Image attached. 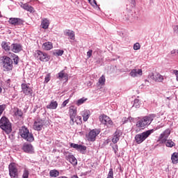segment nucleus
Segmentation results:
<instances>
[{
  "instance_id": "nucleus-31",
  "label": "nucleus",
  "mask_w": 178,
  "mask_h": 178,
  "mask_svg": "<svg viewBox=\"0 0 178 178\" xmlns=\"http://www.w3.org/2000/svg\"><path fill=\"white\" fill-rule=\"evenodd\" d=\"M86 138L88 141H95V138H97V135L95 134H87Z\"/></svg>"
},
{
  "instance_id": "nucleus-6",
  "label": "nucleus",
  "mask_w": 178,
  "mask_h": 178,
  "mask_svg": "<svg viewBox=\"0 0 178 178\" xmlns=\"http://www.w3.org/2000/svg\"><path fill=\"white\" fill-rule=\"evenodd\" d=\"M46 123H47V121L45 120V118H43V119L38 118L34 122L33 128L38 131H40V130H42V127L45 126Z\"/></svg>"
},
{
  "instance_id": "nucleus-26",
  "label": "nucleus",
  "mask_w": 178,
  "mask_h": 178,
  "mask_svg": "<svg viewBox=\"0 0 178 178\" xmlns=\"http://www.w3.org/2000/svg\"><path fill=\"white\" fill-rule=\"evenodd\" d=\"M65 35L70 37V40H74V32L70 30H65Z\"/></svg>"
},
{
  "instance_id": "nucleus-42",
  "label": "nucleus",
  "mask_w": 178,
  "mask_h": 178,
  "mask_svg": "<svg viewBox=\"0 0 178 178\" xmlns=\"http://www.w3.org/2000/svg\"><path fill=\"white\" fill-rule=\"evenodd\" d=\"M63 50H56V52L54 53L56 55H57L58 56H62V55H63Z\"/></svg>"
},
{
  "instance_id": "nucleus-27",
  "label": "nucleus",
  "mask_w": 178,
  "mask_h": 178,
  "mask_svg": "<svg viewBox=\"0 0 178 178\" xmlns=\"http://www.w3.org/2000/svg\"><path fill=\"white\" fill-rule=\"evenodd\" d=\"M19 134H30V131L26 126H23L19 129Z\"/></svg>"
},
{
  "instance_id": "nucleus-35",
  "label": "nucleus",
  "mask_w": 178,
  "mask_h": 178,
  "mask_svg": "<svg viewBox=\"0 0 178 178\" xmlns=\"http://www.w3.org/2000/svg\"><path fill=\"white\" fill-rule=\"evenodd\" d=\"M101 133V129H95L90 131L89 134H99Z\"/></svg>"
},
{
  "instance_id": "nucleus-9",
  "label": "nucleus",
  "mask_w": 178,
  "mask_h": 178,
  "mask_svg": "<svg viewBox=\"0 0 178 178\" xmlns=\"http://www.w3.org/2000/svg\"><path fill=\"white\" fill-rule=\"evenodd\" d=\"M76 116H77V110L74 106H72L70 107V117L71 119L70 124H74V122L76 121Z\"/></svg>"
},
{
  "instance_id": "nucleus-56",
  "label": "nucleus",
  "mask_w": 178,
  "mask_h": 178,
  "mask_svg": "<svg viewBox=\"0 0 178 178\" xmlns=\"http://www.w3.org/2000/svg\"><path fill=\"white\" fill-rule=\"evenodd\" d=\"M58 178H68V177L65 176H61V177H58Z\"/></svg>"
},
{
  "instance_id": "nucleus-39",
  "label": "nucleus",
  "mask_w": 178,
  "mask_h": 178,
  "mask_svg": "<svg viewBox=\"0 0 178 178\" xmlns=\"http://www.w3.org/2000/svg\"><path fill=\"white\" fill-rule=\"evenodd\" d=\"M99 83L101 84V86H104L105 84V76L102 75L99 79Z\"/></svg>"
},
{
  "instance_id": "nucleus-21",
  "label": "nucleus",
  "mask_w": 178,
  "mask_h": 178,
  "mask_svg": "<svg viewBox=\"0 0 178 178\" xmlns=\"http://www.w3.org/2000/svg\"><path fill=\"white\" fill-rule=\"evenodd\" d=\"M47 109H56L58 108V102L54 100H51L50 104L47 106Z\"/></svg>"
},
{
  "instance_id": "nucleus-2",
  "label": "nucleus",
  "mask_w": 178,
  "mask_h": 178,
  "mask_svg": "<svg viewBox=\"0 0 178 178\" xmlns=\"http://www.w3.org/2000/svg\"><path fill=\"white\" fill-rule=\"evenodd\" d=\"M154 118H156V115L155 114H150L147 116H145L142 120H140L136 122V127L138 128L145 127V126L151 124Z\"/></svg>"
},
{
  "instance_id": "nucleus-17",
  "label": "nucleus",
  "mask_w": 178,
  "mask_h": 178,
  "mask_svg": "<svg viewBox=\"0 0 178 178\" xmlns=\"http://www.w3.org/2000/svg\"><path fill=\"white\" fill-rule=\"evenodd\" d=\"M21 137L29 143H33V141H34V136L33 134H21Z\"/></svg>"
},
{
  "instance_id": "nucleus-46",
  "label": "nucleus",
  "mask_w": 178,
  "mask_h": 178,
  "mask_svg": "<svg viewBox=\"0 0 178 178\" xmlns=\"http://www.w3.org/2000/svg\"><path fill=\"white\" fill-rule=\"evenodd\" d=\"M148 79L155 81V75H154V73L151 72L150 74H149Z\"/></svg>"
},
{
  "instance_id": "nucleus-45",
  "label": "nucleus",
  "mask_w": 178,
  "mask_h": 178,
  "mask_svg": "<svg viewBox=\"0 0 178 178\" xmlns=\"http://www.w3.org/2000/svg\"><path fill=\"white\" fill-rule=\"evenodd\" d=\"M6 106L5 104L0 105V116L3 113V111H5Z\"/></svg>"
},
{
  "instance_id": "nucleus-22",
  "label": "nucleus",
  "mask_w": 178,
  "mask_h": 178,
  "mask_svg": "<svg viewBox=\"0 0 178 178\" xmlns=\"http://www.w3.org/2000/svg\"><path fill=\"white\" fill-rule=\"evenodd\" d=\"M42 28H43L44 30H47L48 27H49V20L48 19L44 18L42 20L41 22Z\"/></svg>"
},
{
  "instance_id": "nucleus-51",
  "label": "nucleus",
  "mask_w": 178,
  "mask_h": 178,
  "mask_svg": "<svg viewBox=\"0 0 178 178\" xmlns=\"http://www.w3.org/2000/svg\"><path fill=\"white\" fill-rule=\"evenodd\" d=\"M173 73L175 74L177 77V81H178V70H175L173 71Z\"/></svg>"
},
{
  "instance_id": "nucleus-34",
  "label": "nucleus",
  "mask_w": 178,
  "mask_h": 178,
  "mask_svg": "<svg viewBox=\"0 0 178 178\" xmlns=\"http://www.w3.org/2000/svg\"><path fill=\"white\" fill-rule=\"evenodd\" d=\"M165 145L166 147L172 148V147H175V143L173 141H172V140H167Z\"/></svg>"
},
{
  "instance_id": "nucleus-1",
  "label": "nucleus",
  "mask_w": 178,
  "mask_h": 178,
  "mask_svg": "<svg viewBox=\"0 0 178 178\" xmlns=\"http://www.w3.org/2000/svg\"><path fill=\"white\" fill-rule=\"evenodd\" d=\"M0 127L6 134H10L12 133V123H10V121L6 117H2L0 119Z\"/></svg>"
},
{
  "instance_id": "nucleus-37",
  "label": "nucleus",
  "mask_w": 178,
  "mask_h": 178,
  "mask_svg": "<svg viewBox=\"0 0 178 178\" xmlns=\"http://www.w3.org/2000/svg\"><path fill=\"white\" fill-rule=\"evenodd\" d=\"M29 175H30V172H29V170L25 169L22 175V178H29Z\"/></svg>"
},
{
  "instance_id": "nucleus-28",
  "label": "nucleus",
  "mask_w": 178,
  "mask_h": 178,
  "mask_svg": "<svg viewBox=\"0 0 178 178\" xmlns=\"http://www.w3.org/2000/svg\"><path fill=\"white\" fill-rule=\"evenodd\" d=\"M58 79L62 80V79H67V74L65 72V70H63L58 73Z\"/></svg>"
},
{
  "instance_id": "nucleus-15",
  "label": "nucleus",
  "mask_w": 178,
  "mask_h": 178,
  "mask_svg": "<svg viewBox=\"0 0 178 178\" xmlns=\"http://www.w3.org/2000/svg\"><path fill=\"white\" fill-rule=\"evenodd\" d=\"M131 77H138L139 76H143V70L141 69H134L129 73Z\"/></svg>"
},
{
  "instance_id": "nucleus-58",
  "label": "nucleus",
  "mask_w": 178,
  "mask_h": 178,
  "mask_svg": "<svg viewBox=\"0 0 178 178\" xmlns=\"http://www.w3.org/2000/svg\"><path fill=\"white\" fill-rule=\"evenodd\" d=\"M0 92H2V88L0 87Z\"/></svg>"
},
{
  "instance_id": "nucleus-43",
  "label": "nucleus",
  "mask_w": 178,
  "mask_h": 178,
  "mask_svg": "<svg viewBox=\"0 0 178 178\" xmlns=\"http://www.w3.org/2000/svg\"><path fill=\"white\" fill-rule=\"evenodd\" d=\"M138 102H140V100L138 99H136L134 101L133 106H135V108H138V106H140V104H138Z\"/></svg>"
},
{
  "instance_id": "nucleus-48",
  "label": "nucleus",
  "mask_w": 178,
  "mask_h": 178,
  "mask_svg": "<svg viewBox=\"0 0 178 178\" xmlns=\"http://www.w3.org/2000/svg\"><path fill=\"white\" fill-rule=\"evenodd\" d=\"M113 149L115 154H118V151H119L118 145H115L114 146H113Z\"/></svg>"
},
{
  "instance_id": "nucleus-20",
  "label": "nucleus",
  "mask_w": 178,
  "mask_h": 178,
  "mask_svg": "<svg viewBox=\"0 0 178 178\" xmlns=\"http://www.w3.org/2000/svg\"><path fill=\"white\" fill-rule=\"evenodd\" d=\"M1 47L5 51H10L12 49V45L10 42H2Z\"/></svg>"
},
{
  "instance_id": "nucleus-29",
  "label": "nucleus",
  "mask_w": 178,
  "mask_h": 178,
  "mask_svg": "<svg viewBox=\"0 0 178 178\" xmlns=\"http://www.w3.org/2000/svg\"><path fill=\"white\" fill-rule=\"evenodd\" d=\"M50 177H58L59 176V171L56 170H51L49 172Z\"/></svg>"
},
{
  "instance_id": "nucleus-55",
  "label": "nucleus",
  "mask_w": 178,
  "mask_h": 178,
  "mask_svg": "<svg viewBox=\"0 0 178 178\" xmlns=\"http://www.w3.org/2000/svg\"><path fill=\"white\" fill-rule=\"evenodd\" d=\"M174 54H176V50L171 51V55H174Z\"/></svg>"
},
{
  "instance_id": "nucleus-12",
  "label": "nucleus",
  "mask_w": 178,
  "mask_h": 178,
  "mask_svg": "<svg viewBox=\"0 0 178 178\" xmlns=\"http://www.w3.org/2000/svg\"><path fill=\"white\" fill-rule=\"evenodd\" d=\"M149 134H137L135 136V140L137 144H141L146 138H148Z\"/></svg>"
},
{
  "instance_id": "nucleus-38",
  "label": "nucleus",
  "mask_w": 178,
  "mask_h": 178,
  "mask_svg": "<svg viewBox=\"0 0 178 178\" xmlns=\"http://www.w3.org/2000/svg\"><path fill=\"white\" fill-rule=\"evenodd\" d=\"M132 120H134V118H133L131 117H129L128 118H125L122 119V122H123L124 124L127 123V122H129V121L130 123H131Z\"/></svg>"
},
{
  "instance_id": "nucleus-3",
  "label": "nucleus",
  "mask_w": 178,
  "mask_h": 178,
  "mask_svg": "<svg viewBox=\"0 0 178 178\" xmlns=\"http://www.w3.org/2000/svg\"><path fill=\"white\" fill-rule=\"evenodd\" d=\"M1 65L6 72H9V70L13 69V60L8 56H3V58L1 59Z\"/></svg>"
},
{
  "instance_id": "nucleus-44",
  "label": "nucleus",
  "mask_w": 178,
  "mask_h": 178,
  "mask_svg": "<svg viewBox=\"0 0 178 178\" xmlns=\"http://www.w3.org/2000/svg\"><path fill=\"white\" fill-rule=\"evenodd\" d=\"M140 43L137 42L134 44V51H138V49H140Z\"/></svg>"
},
{
  "instance_id": "nucleus-24",
  "label": "nucleus",
  "mask_w": 178,
  "mask_h": 178,
  "mask_svg": "<svg viewBox=\"0 0 178 178\" xmlns=\"http://www.w3.org/2000/svg\"><path fill=\"white\" fill-rule=\"evenodd\" d=\"M21 8H23V9H24L25 10H27L28 12H33L34 10V8H33V6L27 4V3H24L21 5Z\"/></svg>"
},
{
  "instance_id": "nucleus-59",
  "label": "nucleus",
  "mask_w": 178,
  "mask_h": 178,
  "mask_svg": "<svg viewBox=\"0 0 178 178\" xmlns=\"http://www.w3.org/2000/svg\"><path fill=\"white\" fill-rule=\"evenodd\" d=\"M10 136H11L12 137H13V134H11Z\"/></svg>"
},
{
  "instance_id": "nucleus-13",
  "label": "nucleus",
  "mask_w": 178,
  "mask_h": 178,
  "mask_svg": "<svg viewBox=\"0 0 178 178\" xmlns=\"http://www.w3.org/2000/svg\"><path fill=\"white\" fill-rule=\"evenodd\" d=\"M70 146L71 148L76 149V151H80V152H83V151H86V149H87V147L79 144L70 143Z\"/></svg>"
},
{
  "instance_id": "nucleus-33",
  "label": "nucleus",
  "mask_w": 178,
  "mask_h": 178,
  "mask_svg": "<svg viewBox=\"0 0 178 178\" xmlns=\"http://www.w3.org/2000/svg\"><path fill=\"white\" fill-rule=\"evenodd\" d=\"M87 101V98L83 97L81 99H79L76 102V105L78 106H80V105H82V104H84Z\"/></svg>"
},
{
  "instance_id": "nucleus-19",
  "label": "nucleus",
  "mask_w": 178,
  "mask_h": 178,
  "mask_svg": "<svg viewBox=\"0 0 178 178\" xmlns=\"http://www.w3.org/2000/svg\"><path fill=\"white\" fill-rule=\"evenodd\" d=\"M168 136L167 134H161L159 136L158 142L160 144H165V143H166L168 141Z\"/></svg>"
},
{
  "instance_id": "nucleus-36",
  "label": "nucleus",
  "mask_w": 178,
  "mask_h": 178,
  "mask_svg": "<svg viewBox=\"0 0 178 178\" xmlns=\"http://www.w3.org/2000/svg\"><path fill=\"white\" fill-rule=\"evenodd\" d=\"M15 115V116H19V118H22V116H23V111L19 108H17Z\"/></svg>"
},
{
  "instance_id": "nucleus-8",
  "label": "nucleus",
  "mask_w": 178,
  "mask_h": 178,
  "mask_svg": "<svg viewBox=\"0 0 178 178\" xmlns=\"http://www.w3.org/2000/svg\"><path fill=\"white\" fill-rule=\"evenodd\" d=\"M63 154L65 156V159L70 162L72 165H73L74 166H76V165H77V159H76V157H74L73 154L69 153L68 152H65Z\"/></svg>"
},
{
  "instance_id": "nucleus-40",
  "label": "nucleus",
  "mask_w": 178,
  "mask_h": 178,
  "mask_svg": "<svg viewBox=\"0 0 178 178\" xmlns=\"http://www.w3.org/2000/svg\"><path fill=\"white\" fill-rule=\"evenodd\" d=\"M13 60H14V65H17L19 63V56H16V54H13Z\"/></svg>"
},
{
  "instance_id": "nucleus-25",
  "label": "nucleus",
  "mask_w": 178,
  "mask_h": 178,
  "mask_svg": "<svg viewBox=\"0 0 178 178\" xmlns=\"http://www.w3.org/2000/svg\"><path fill=\"white\" fill-rule=\"evenodd\" d=\"M171 161L174 165H176V163H178V153L175 152L171 156Z\"/></svg>"
},
{
  "instance_id": "nucleus-5",
  "label": "nucleus",
  "mask_w": 178,
  "mask_h": 178,
  "mask_svg": "<svg viewBox=\"0 0 178 178\" xmlns=\"http://www.w3.org/2000/svg\"><path fill=\"white\" fill-rule=\"evenodd\" d=\"M99 119L101 123H102V124H106L107 127H112V126H113V122H112V120H111L108 115H100Z\"/></svg>"
},
{
  "instance_id": "nucleus-57",
  "label": "nucleus",
  "mask_w": 178,
  "mask_h": 178,
  "mask_svg": "<svg viewBox=\"0 0 178 178\" xmlns=\"http://www.w3.org/2000/svg\"><path fill=\"white\" fill-rule=\"evenodd\" d=\"M95 5H97V1L93 0Z\"/></svg>"
},
{
  "instance_id": "nucleus-14",
  "label": "nucleus",
  "mask_w": 178,
  "mask_h": 178,
  "mask_svg": "<svg viewBox=\"0 0 178 178\" xmlns=\"http://www.w3.org/2000/svg\"><path fill=\"white\" fill-rule=\"evenodd\" d=\"M8 22L13 26H22L24 23V21L20 18H10Z\"/></svg>"
},
{
  "instance_id": "nucleus-52",
  "label": "nucleus",
  "mask_w": 178,
  "mask_h": 178,
  "mask_svg": "<svg viewBox=\"0 0 178 178\" xmlns=\"http://www.w3.org/2000/svg\"><path fill=\"white\" fill-rule=\"evenodd\" d=\"M49 80H50V79H49V75H47V76H45L44 81H45L46 83H48V81H49Z\"/></svg>"
},
{
  "instance_id": "nucleus-16",
  "label": "nucleus",
  "mask_w": 178,
  "mask_h": 178,
  "mask_svg": "<svg viewBox=\"0 0 178 178\" xmlns=\"http://www.w3.org/2000/svg\"><path fill=\"white\" fill-rule=\"evenodd\" d=\"M22 49V47L20 44L13 43L11 44V51H13V52H15V54L20 52Z\"/></svg>"
},
{
  "instance_id": "nucleus-30",
  "label": "nucleus",
  "mask_w": 178,
  "mask_h": 178,
  "mask_svg": "<svg viewBox=\"0 0 178 178\" xmlns=\"http://www.w3.org/2000/svg\"><path fill=\"white\" fill-rule=\"evenodd\" d=\"M154 81H157L158 83H162L163 81V76L161 75V74H157L155 75Z\"/></svg>"
},
{
  "instance_id": "nucleus-23",
  "label": "nucleus",
  "mask_w": 178,
  "mask_h": 178,
  "mask_svg": "<svg viewBox=\"0 0 178 178\" xmlns=\"http://www.w3.org/2000/svg\"><path fill=\"white\" fill-rule=\"evenodd\" d=\"M42 48L45 51H50V49H52V48H53L52 42H46L45 43L43 44Z\"/></svg>"
},
{
  "instance_id": "nucleus-7",
  "label": "nucleus",
  "mask_w": 178,
  "mask_h": 178,
  "mask_svg": "<svg viewBox=\"0 0 178 178\" xmlns=\"http://www.w3.org/2000/svg\"><path fill=\"white\" fill-rule=\"evenodd\" d=\"M35 55L42 62H48L49 60V57L48 56V54L40 50H37L35 53Z\"/></svg>"
},
{
  "instance_id": "nucleus-18",
  "label": "nucleus",
  "mask_w": 178,
  "mask_h": 178,
  "mask_svg": "<svg viewBox=\"0 0 178 178\" xmlns=\"http://www.w3.org/2000/svg\"><path fill=\"white\" fill-rule=\"evenodd\" d=\"M143 130H144V129H138L136 130V132L138 133V131H140V134H152V133H154L156 129H152L145 131H143Z\"/></svg>"
},
{
  "instance_id": "nucleus-53",
  "label": "nucleus",
  "mask_w": 178,
  "mask_h": 178,
  "mask_svg": "<svg viewBox=\"0 0 178 178\" xmlns=\"http://www.w3.org/2000/svg\"><path fill=\"white\" fill-rule=\"evenodd\" d=\"M174 31L177 34L178 33V26L177 25L174 26Z\"/></svg>"
},
{
  "instance_id": "nucleus-54",
  "label": "nucleus",
  "mask_w": 178,
  "mask_h": 178,
  "mask_svg": "<svg viewBox=\"0 0 178 178\" xmlns=\"http://www.w3.org/2000/svg\"><path fill=\"white\" fill-rule=\"evenodd\" d=\"M145 84L148 86H149V81L145 80Z\"/></svg>"
},
{
  "instance_id": "nucleus-4",
  "label": "nucleus",
  "mask_w": 178,
  "mask_h": 178,
  "mask_svg": "<svg viewBox=\"0 0 178 178\" xmlns=\"http://www.w3.org/2000/svg\"><path fill=\"white\" fill-rule=\"evenodd\" d=\"M9 175L11 178H19V170L16 163H11L8 165Z\"/></svg>"
},
{
  "instance_id": "nucleus-32",
  "label": "nucleus",
  "mask_w": 178,
  "mask_h": 178,
  "mask_svg": "<svg viewBox=\"0 0 178 178\" xmlns=\"http://www.w3.org/2000/svg\"><path fill=\"white\" fill-rule=\"evenodd\" d=\"M83 118L84 122H87V120H88V118H90V111H84V113H83Z\"/></svg>"
},
{
  "instance_id": "nucleus-49",
  "label": "nucleus",
  "mask_w": 178,
  "mask_h": 178,
  "mask_svg": "<svg viewBox=\"0 0 178 178\" xmlns=\"http://www.w3.org/2000/svg\"><path fill=\"white\" fill-rule=\"evenodd\" d=\"M67 104H69V99H66L65 101H64L61 105L62 108H65V106H66V105H67Z\"/></svg>"
},
{
  "instance_id": "nucleus-11",
  "label": "nucleus",
  "mask_w": 178,
  "mask_h": 178,
  "mask_svg": "<svg viewBox=\"0 0 178 178\" xmlns=\"http://www.w3.org/2000/svg\"><path fill=\"white\" fill-rule=\"evenodd\" d=\"M22 92L25 94V95H30L31 97L33 95V89L30 88L27 84L22 83L21 85Z\"/></svg>"
},
{
  "instance_id": "nucleus-41",
  "label": "nucleus",
  "mask_w": 178,
  "mask_h": 178,
  "mask_svg": "<svg viewBox=\"0 0 178 178\" xmlns=\"http://www.w3.org/2000/svg\"><path fill=\"white\" fill-rule=\"evenodd\" d=\"M118 141H119V136H118V135H115L112 138V143H113V144H116V143H118Z\"/></svg>"
},
{
  "instance_id": "nucleus-47",
  "label": "nucleus",
  "mask_w": 178,
  "mask_h": 178,
  "mask_svg": "<svg viewBox=\"0 0 178 178\" xmlns=\"http://www.w3.org/2000/svg\"><path fill=\"white\" fill-rule=\"evenodd\" d=\"M92 56V50L90 49L88 52H87V58L88 59H90V58H91V56Z\"/></svg>"
},
{
  "instance_id": "nucleus-10",
  "label": "nucleus",
  "mask_w": 178,
  "mask_h": 178,
  "mask_svg": "<svg viewBox=\"0 0 178 178\" xmlns=\"http://www.w3.org/2000/svg\"><path fill=\"white\" fill-rule=\"evenodd\" d=\"M22 149L24 152H26V154H34V147L31 144L24 143Z\"/></svg>"
},
{
  "instance_id": "nucleus-50",
  "label": "nucleus",
  "mask_w": 178,
  "mask_h": 178,
  "mask_svg": "<svg viewBox=\"0 0 178 178\" xmlns=\"http://www.w3.org/2000/svg\"><path fill=\"white\" fill-rule=\"evenodd\" d=\"M170 133H172L170 129H167L163 131V134H170Z\"/></svg>"
}]
</instances>
